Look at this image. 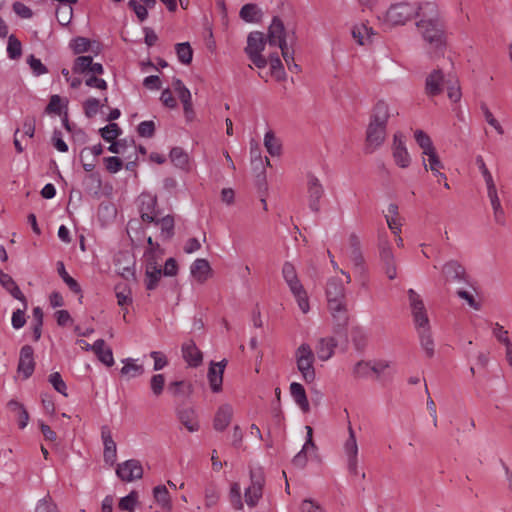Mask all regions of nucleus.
Segmentation results:
<instances>
[{
  "instance_id": "46",
  "label": "nucleus",
  "mask_w": 512,
  "mask_h": 512,
  "mask_svg": "<svg viewBox=\"0 0 512 512\" xmlns=\"http://www.w3.org/2000/svg\"><path fill=\"white\" fill-rule=\"evenodd\" d=\"M57 272H58L59 276L62 278V280L64 281V283L69 287V289L71 291H73L74 293H77V294H79L81 292L80 285L74 278H72L67 273L65 266H64L63 262H61V261H59L57 263Z\"/></svg>"
},
{
  "instance_id": "18",
  "label": "nucleus",
  "mask_w": 512,
  "mask_h": 512,
  "mask_svg": "<svg viewBox=\"0 0 512 512\" xmlns=\"http://www.w3.org/2000/svg\"><path fill=\"white\" fill-rule=\"evenodd\" d=\"M138 200L142 220L149 223L154 222L156 218V197L150 193H142Z\"/></svg>"
},
{
  "instance_id": "47",
  "label": "nucleus",
  "mask_w": 512,
  "mask_h": 512,
  "mask_svg": "<svg viewBox=\"0 0 512 512\" xmlns=\"http://www.w3.org/2000/svg\"><path fill=\"white\" fill-rule=\"evenodd\" d=\"M445 85L449 99L453 102H458L462 95L458 80L455 77L449 76L445 81Z\"/></svg>"
},
{
  "instance_id": "44",
  "label": "nucleus",
  "mask_w": 512,
  "mask_h": 512,
  "mask_svg": "<svg viewBox=\"0 0 512 512\" xmlns=\"http://www.w3.org/2000/svg\"><path fill=\"white\" fill-rule=\"evenodd\" d=\"M417 331L419 333L422 349L428 357H432L434 355V341L430 334V326H428V328L417 329Z\"/></svg>"
},
{
  "instance_id": "63",
  "label": "nucleus",
  "mask_w": 512,
  "mask_h": 512,
  "mask_svg": "<svg viewBox=\"0 0 512 512\" xmlns=\"http://www.w3.org/2000/svg\"><path fill=\"white\" fill-rule=\"evenodd\" d=\"M300 512H326L324 508L311 498L304 499L300 504Z\"/></svg>"
},
{
  "instance_id": "28",
  "label": "nucleus",
  "mask_w": 512,
  "mask_h": 512,
  "mask_svg": "<svg viewBox=\"0 0 512 512\" xmlns=\"http://www.w3.org/2000/svg\"><path fill=\"white\" fill-rule=\"evenodd\" d=\"M153 498L155 503L163 512H171L173 509L172 498L165 485H157L153 488Z\"/></svg>"
},
{
  "instance_id": "27",
  "label": "nucleus",
  "mask_w": 512,
  "mask_h": 512,
  "mask_svg": "<svg viewBox=\"0 0 512 512\" xmlns=\"http://www.w3.org/2000/svg\"><path fill=\"white\" fill-rule=\"evenodd\" d=\"M116 270L125 279L134 277L135 262L129 253H120L116 259Z\"/></svg>"
},
{
  "instance_id": "10",
  "label": "nucleus",
  "mask_w": 512,
  "mask_h": 512,
  "mask_svg": "<svg viewBox=\"0 0 512 512\" xmlns=\"http://www.w3.org/2000/svg\"><path fill=\"white\" fill-rule=\"evenodd\" d=\"M264 473L261 468L250 470V485L245 489L244 499L249 507H255L263 494Z\"/></svg>"
},
{
  "instance_id": "16",
  "label": "nucleus",
  "mask_w": 512,
  "mask_h": 512,
  "mask_svg": "<svg viewBox=\"0 0 512 512\" xmlns=\"http://www.w3.org/2000/svg\"><path fill=\"white\" fill-rule=\"evenodd\" d=\"M74 73L89 75H101L104 72L100 63H94L91 56H79L75 59L73 68Z\"/></svg>"
},
{
  "instance_id": "62",
  "label": "nucleus",
  "mask_w": 512,
  "mask_h": 512,
  "mask_svg": "<svg viewBox=\"0 0 512 512\" xmlns=\"http://www.w3.org/2000/svg\"><path fill=\"white\" fill-rule=\"evenodd\" d=\"M172 86L181 101L187 102V99L192 97L190 90L183 84L180 79H174Z\"/></svg>"
},
{
  "instance_id": "52",
  "label": "nucleus",
  "mask_w": 512,
  "mask_h": 512,
  "mask_svg": "<svg viewBox=\"0 0 512 512\" xmlns=\"http://www.w3.org/2000/svg\"><path fill=\"white\" fill-rule=\"evenodd\" d=\"M270 64L271 74L277 79L280 80L284 77V68L280 58L277 55L270 54L267 59Z\"/></svg>"
},
{
  "instance_id": "14",
  "label": "nucleus",
  "mask_w": 512,
  "mask_h": 512,
  "mask_svg": "<svg viewBox=\"0 0 512 512\" xmlns=\"http://www.w3.org/2000/svg\"><path fill=\"white\" fill-rule=\"evenodd\" d=\"M35 360L33 348L25 345L20 350L17 372L23 379H28L34 372Z\"/></svg>"
},
{
  "instance_id": "50",
  "label": "nucleus",
  "mask_w": 512,
  "mask_h": 512,
  "mask_svg": "<svg viewBox=\"0 0 512 512\" xmlns=\"http://www.w3.org/2000/svg\"><path fill=\"white\" fill-rule=\"evenodd\" d=\"M180 421L189 432H195L199 429V423L193 411L182 412L180 414Z\"/></svg>"
},
{
  "instance_id": "8",
  "label": "nucleus",
  "mask_w": 512,
  "mask_h": 512,
  "mask_svg": "<svg viewBox=\"0 0 512 512\" xmlns=\"http://www.w3.org/2000/svg\"><path fill=\"white\" fill-rule=\"evenodd\" d=\"M407 297L416 329L428 328L429 318L421 295L414 289H408Z\"/></svg>"
},
{
  "instance_id": "24",
  "label": "nucleus",
  "mask_w": 512,
  "mask_h": 512,
  "mask_svg": "<svg viewBox=\"0 0 512 512\" xmlns=\"http://www.w3.org/2000/svg\"><path fill=\"white\" fill-rule=\"evenodd\" d=\"M388 228L391 232L398 236L401 234L403 219L399 215V208L396 204L391 203L388 205L386 213L384 215Z\"/></svg>"
},
{
  "instance_id": "56",
  "label": "nucleus",
  "mask_w": 512,
  "mask_h": 512,
  "mask_svg": "<svg viewBox=\"0 0 512 512\" xmlns=\"http://www.w3.org/2000/svg\"><path fill=\"white\" fill-rule=\"evenodd\" d=\"M100 134L105 141L112 142L119 136L120 128L116 123H110L100 129Z\"/></svg>"
},
{
  "instance_id": "54",
  "label": "nucleus",
  "mask_w": 512,
  "mask_h": 512,
  "mask_svg": "<svg viewBox=\"0 0 512 512\" xmlns=\"http://www.w3.org/2000/svg\"><path fill=\"white\" fill-rule=\"evenodd\" d=\"M229 498L232 506L237 510L243 509V501L241 498V487L239 483H233L230 489Z\"/></svg>"
},
{
  "instance_id": "22",
  "label": "nucleus",
  "mask_w": 512,
  "mask_h": 512,
  "mask_svg": "<svg viewBox=\"0 0 512 512\" xmlns=\"http://www.w3.org/2000/svg\"><path fill=\"white\" fill-rule=\"evenodd\" d=\"M421 159L426 171H431L434 176L443 177L444 180H446V175L441 172V170L444 168V165L441 162L436 149L427 152V154H422Z\"/></svg>"
},
{
  "instance_id": "60",
  "label": "nucleus",
  "mask_w": 512,
  "mask_h": 512,
  "mask_svg": "<svg viewBox=\"0 0 512 512\" xmlns=\"http://www.w3.org/2000/svg\"><path fill=\"white\" fill-rule=\"evenodd\" d=\"M56 17L60 24L67 25L72 17V7L70 5H61L56 10Z\"/></svg>"
},
{
  "instance_id": "3",
  "label": "nucleus",
  "mask_w": 512,
  "mask_h": 512,
  "mask_svg": "<svg viewBox=\"0 0 512 512\" xmlns=\"http://www.w3.org/2000/svg\"><path fill=\"white\" fill-rule=\"evenodd\" d=\"M282 276L300 311L303 314L309 313L311 309L309 296L297 275L294 265L290 262H285L282 267Z\"/></svg>"
},
{
  "instance_id": "4",
  "label": "nucleus",
  "mask_w": 512,
  "mask_h": 512,
  "mask_svg": "<svg viewBox=\"0 0 512 512\" xmlns=\"http://www.w3.org/2000/svg\"><path fill=\"white\" fill-rule=\"evenodd\" d=\"M421 12L422 5L399 2L389 7L383 16V21L389 26L403 25L414 16H420Z\"/></svg>"
},
{
  "instance_id": "33",
  "label": "nucleus",
  "mask_w": 512,
  "mask_h": 512,
  "mask_svg": "<svg viewBox=\"0 0 512 512\" xmlns=\"http://www.w3.org/2000/svg\"><path fill=\"white\" fill-rule=\"evenodd\" d=\"M290 394L294 399L295 403L299 406V408L303 412H308L310 410L309 401L307 399V395L305 389L302 384L298 382H293L290 384Z\"/></svg>"
},
{
  "instance_id": "5",
  "label": "nucleus",
  "mask_w": 512,
  "mask_h": 512,
  "mask_svg": "<svg viewBox=\"0 0 512 512\" xmlns=\"http://www.w3.org/2000/svg\"><path fill=\"white\" fill-rule=\"evenodd\" d=\"M297 369L306 383H312L316 378L314 368L315 355L307 343H302L295 351Z\"/></svg>"
},
{
  "instance_id": "17",
  "label": "nucleus",
  "mask_w": 512,
  "mask_h": 512,
  "mask_svg": "<svg viewBox=\"0 0 512 512\" xmlns=\"http://www.w3.org/2000/svg\"><path fill=\"white\" fill-rule=\"evenodd\" d=\"M267 40L271 46H285L286 31L283 22L278 17H274L268 28Z\"/></svg>"
},
{
  "instance_id": "41",
  "label": "nucleus",
  "mask_w": 512,
  "mask_h": 512,
  "mask_svg": "<svg viewBox=\"0 0 512 512\" xmlns=\"http://www.w3.org/2000/svg\"><path fill=\"white\" fill-rule=\"evenodd\" d=\"M108 102V97L104 95L103 99L95 98V97H89L86 99V101L83 103V108L85 115L89 118L95 116L99 108L106 105Z\"/></svg>"
},
{
  "instance_id": "64",
  "label": "nucleus",
  "mask_w": 512,
  "mask_h": 512,
  "mask_svg": "<svg viewBox=\"0 0 512 512\" xmlns=\"http://www.w3.org/2000/svg\"><path fill=\"white\" fill-rule=\"evenodd\" d=\"M27 63L32 69L35 76H40L47 73V68L45 67V65L41 62L40 59L34 57L33 55H30L27 58Z\"/></svg>"
},
{
  "instance_id": "11",
  "label": "nucleus",
  "mask_w": 512,
  "mask_h": 512,
  "mask_svg": "<svg viewBox=\"0 0 512 512\" xmlns=\"http://www.w3.org/2000/svg\"><path fill=\"white\" fill-rule=\"evenodd\" d=\"M116 475L125 482H132L143 477V467L136 459L126 460L118 464Z\"/></svg>"
},
{
  "instance_id": "7",
  "label": "nucleus",
  "mask_w": 512,
  "mask_h": 512,
  "mask_svg": "<svg viewBox=\"0 0 512 512\" xmlns=\"http://www.w3.org/2000/svg\"><path fill=\"white\" fill-rule=\"evenodd\" d=\"M378 249L386 276L390 280L395 279L397 277L395 256L386 232H379L378 234Z\"/></svg>"
},
{
  "instance_id": "51",
  "label": "nucleus",
  "mask_w": 512,
  "mask_h": 512,
  "mask_svg": "<svg viewBox=\"0 0 512 512\" xmlns=\"http://www.w3.org/2000/svg\"><path fill=\"white\" fill-rule=\"evenodd\" d=\"M357 378H367L372 373V361H358L352 369Z\"/></svg>"
},
{
  "instance_id": "31",
  "label": "nucleus",
  "mask_w": 512,
  "mask_h": 512,
  "mask_svg": "<svg viewBox=\"0 0 512 512\" xmlns=\"http://www.w3.org/2000/svg\"><path fill=\"white\" fill-rule=\"evenodd\" d=\"M352 37L359 45H368L372 42L374 31L365 23L356 24L352 28Z\"/></svg>"
},
{
  "instance_id": "55",
  "label": "nucleus",
  "mask_w": 512,
  "mask_h": 512,
  "mask_svg": "<svg viewBox=\"0 0 512 512\" xmlns=\"http://www.w3.org/2000/svg\"><path fill=\"white\" fill-rule=\"evenodd\" d=\"M137 502L138 494L132 491L130 494L120 499L118 506L123 511L133 512Z\"/></svg>"
},
{
  "instance_id": "19",
  "label": "nucleus",
  "mask_w": 512,
  "mask_h": 512,
  "mask_svg": "<svg viewBox=\"0 0 512 512\" xmlns=\"http://www.w3.org/2000/svg\"><path fill=\"white\" fill-rule=\"evenodd\" d=\"M212 268L208 260L196 259L190 266V274L195 282L204 284L212 276Z\"/></svg>"
},
{
  "instance_id": "12",
  "label": "nucleus",
  "mask_w": 512,
  "mask_h": 512,
  "mask_svg": "<svg viewBox=\"0 0 512 512\" xmlns=\"http://www.w3.org/2000/svg\"><path fill=\"white\" fill-rule=\"evenodd\" d=\"M387 137V129L368 123L366 129L365 150L367 153H373L378 150Z\"/></svg>"
},
{
  "instance_id": "38",
  "label": "nucleus",
  "mask_w": 512,
  "mask_h": 512,
  "mask_svg": "<svg viewBox=\"0 0 512 512\" xmlns=\"http://www.w3.org/2000/svg\"><path fill=\"white\" fill-rule=\"evenodd\" d=\"M155 225L160 229V237L163 240H168L174 233V219L171 216H165L161 219L154 220Z\"/></svg>"
},
{
  "instance_id": "23",
  "label": "nucleus",
  "mask_w": 512,
  "mask_h": 512,
  "mask_svg": "<svg viewBox=\"0 0 512 512\" xmlns=\"http://www.w3.org/2000/svg\"><path fill=\"white\" fill-rule=\"evenodd\" d=\"M444 75L441 70H433L426 78L425 90L427 95L436 96L439 95L445 84Z\"/></svg>"
},
{
  "instance_id": "6",
  "label": "nucleus",
  "mask_w": 512,
  "mask_h": 512,
  "mask_svg": "<svg viewBox=\"0 0 512 512\" xmlns=\"http://www.w3.org/2000/svg\"><path fill=\"white\" fill-rule=\"evenodd\" d=\"M266 46V39L262 32L254 31L248 35L245 52L250 61L259 69L267 66V58L262 54Z\"/></svg>"
},
{
  "instance_id": "30",
  "label": "nucleus",
  "mask_w": 512,
  "mask_h": 512,
  "mask_svg": "<svg viewBox=\"0 0 512 512\" xmlns=\"http://www.w3.org/2000/svg\"><path fill=\"white\" fill-rule=\"evenodd\" d=\"M162 276V269L157 262H150L145 267V285L148 290H154Z\"/></svg>"
},
{
  "instance_id": "2",
  "label": "nucleus",
  "mask_w": 512,
  "mask_h": 512,
  "mask_svg": "<svg viewBox=\"0 0 512 512\" xmlns=\"http://www.w3.org/2000/svg\"><path fill=\"white\" fill-rule=\"evenodd\" d=\"M328 310L337 325L344 326L348 321L346 291L343 282L335 277L326 285Z\"/></svg>"
},
{
  "instance_id": "57",
  "label": "nucleus",
  "mask_w": 512,
  "mask_h": 512,
  "mask_svg": "<svg viewBox=\"0 0 512 512\" xmlns=\"http://www.w3.org/2000/svg\"><path fill=\"white\" fill-rule=\"evenodd\" d=\"M22 48L20 41L14 36H9L7 53L11 59H17L21 56Z\"/></svg>"
},
{
  "instance_id": "13",
  "label": "nucleus",
  "mask_w": 512,
  "mask_h": 512,
  "mask_svg": "<svg viewBox=\"0 0 512 512\" xmlns=\"http://www.w3.org/2000/svg\"><path fill=\"white\" fill-rule=\"evenodd\" d=\"M308 205L313 212L320 210V200L324 194V188L320 180L314 176L309 175L307 181Z\"/></svg>"
},
{
  "instance_id": "43",
  "label": "nucleus",
  "mask_w": 512,
  "mask_h": 512,
  "mask_svg": "<svg viewBox=\"0 0 512 512\" xmlns=\"http://www.w3.org/2000/svg\"><path fill=\"white\" fill-rule=\"evenodd\" d=\"M239 15L245 22L254 23L260 18L261 10L256 4L249 3L241 8Z\"/></svg>"
},
{
  "instance_id": "15",
  "label": "nucleus",
  "mask_w": 512,
  "mask_h": 512,
  "mask_svg": "<svg viewBox=\"0 0 512 512\" xmlns=\"http://www.w3.org/2000/svg\"><path fill=\"white\" fill-rule=\"evenodd\" d=\"M392 115L390 105L383 100H379L371 111L369 123L387 129L388 121Z\"/></svg>"
},
{
  "instance_id": "58",
  "label": "nucleus",
  "mask_w": 512,
  "mask_h": 512,
  "mask_svg": "<svg viewBox=\"0 0 512 512\" xmlns=\"http://www.w3.org/2000/svg\"><path fill=\"white\" fill-rule=\"evenodd\" d=\"M35 512H60L57 505L49 497L40 499L36 505Z\"/></svg>"
},
{
  "instance_id": "59",
  "label": "nucleus",
  "mask_w": 512,
  "mask_h": 512,
  "mask_svg": "<svg viewBox=\"0 0 512 512\" xmlns=\"http://www.w3.org/2000/svg\"><path fill=\"white\" fill-rule=\"evenodd\" d=\"M49 382L51 383V385L57 392L61 393L64 396H67V392H66L67 387H66V384L63 381L60 373L54 372V373L50 374Z\"/></svg>"
},
{
  "instance_id": "48",
  "label": "nucleus",
  "mask_w": 512,
  "mask_h": 512,
  "mask_svg": "<svg viewBox=\"0 0 512 512\" xmlns=\"http://www.w3.org/2000/svg\"><path fill=\"white\" fill-rule=\"evenodd\" d=\"M170 160L171 162L179 167V168H186L187 165H188V161H189V158H188V155L186 152H184V150L182 148H179V147H175L173 148L171 151H170Z\"/></svg>"
},
{
  "instance_id": "1",
  "label": "nucleus",
  "mask_w": 512,
  "mask_h": 512,
  "mask_svg": "<svg viewBox=\"0 0 512 512\" xmlns=\"http://www.w3.org/2000/svg\"><path fill=\"white\" fill-rule=\"evenodd\" d=\"M416 26L424 39L433 49L443 50L446 46L445 22L434 3L422 4L420 20Z\"/></svg>"
},
{
  "instance_id": "39",
  "label": "nucleus",
  "mask_w": 512,
  "mask_h": 512,
  "mask_svg": "<svg viewBox=\"0 0 512 512\" xmlns=\"http://www.w3.org/2000/svg\"><path fill=\"white\" fill-rule=\"evenodd\" d=\"M0 284L6 289L15 299L24 300V295L21 292L18 285L15 283L13 278L4 273L0 272Z\"/></svg>"
},
{
  "instance_id": "29",
  "label": "nucleus",
  "mask_w": 512,
  "mask_h": 512,
  "mask_svg": "<svg viewBox=\"0 0 512 512\" xmlns=\"http://www.w3.org/2000/svg\"><path fill=\"white\" fill-rule=\"evenodd\" d=\"M102 440L104 445V461L109 465H114L117 459L116 443L112 439L111 433L107 429L102 430Z\"/></svg>"
},
{
  "instance_id": "61",
  "label": "nucleus",
  "mask_w": 512,
  "mask_h": 512,
  "mask_svg": "<svg viewBox=\"0 0 512 512\" xmlns=\"http://www.w3.org/2000/svg\"><path fill=\"white\" fill-rule=\"evenodd\" d=\"M85 85L87 87H90V88H95L97 90H100V91H106L107 90V82L102 79V78H99L97 77V75H89L87 76V78L85 79Z\"/></svg>"
},
{
  "instance_id": "26",
  "label": "nucleus",
  "mask_w": 512,
  "mask_h": 512,
  "mask_svg": "<svg viewBox=\"0 0 512 512\" xmlns=\"http://www.w3.org/2000/svg\"><path fill=\"white\" fill-rule=\"evenodd\" d=\"M102 151L101 144H97L92 147H85L81 150L80 159L85 171H93L95 168L96 158L101 155Z\"/></svg>"
},
{
  "instance_id": "42",
  "label": "nucleus",
  "mask_w": 512,
  "mask_h": 512,
  "mask_svg": "<svg viewBox=\"0 0 512 512\" xmlns=\"http://www.w3.org/2000/svg\"><path fill=\"white\" fill-rule=\"evenodd\" d=\"M442 273L449 281L458 280L463 277L464 269L458 262L449 261L443 266Z\"/></svg>"
},
{
  "instance_id": "36",
  "label": "nucleus",
  "mask_w": 512,
  "mask_h": 512,
  "mask_svg": "<svg viewBox=\"0 0 512 512\" xmlns=\"http://www.w3.org/2000/svg\"><path fill=\"white\" fill-rule=\"evenodd\" d=\"M347 431H348V437L344 442L343 450H344V453H345V456L347 459L356 458V457H358L359 448H358L355 431L352 428L350 423L348 425Z\"/></svg>"
},
{
  "instance_id": "49",
  "label": "nucleus",
  "mask_w": 512,
  "mask_h": 512,
  "mask_svg": "<svg viewBox=\"0 0 512 512\" xmlns=\"http://www.w3.org/2000/svg\"><path fill=\"white\" fill-rule=\"evenodd\" d=\"M176 53L181 63L189 64L192 61L193 51L188 42L177 44Z\"/></svg>"
},
{
  "instance_id": "21",
  "label": "nucleus",
  "mask_w": 512,
  "mask_h": 512,
  "mask_svg": "<svg viewBox=\"0 0 512 512\" xmlns=\"http://www.w3.org/2000/svg\"><path fill=\"white\" fill-rule=\"evenodd\" d=\"M233 414L234 409L231 404L224 403L219 406L213 421L214 429L217 431L225 430L229 426Z\"/></svg>"
},
{
  "instance_id": "37",
  "label": "nucleus",
  "mask_w": 512,
  "mask_h": 512,
  "mask_svg": "<svg viewBox=\"0 0 512 512\" xmlns=\"http://www.w3.org/2000/svg\"><path fill=\"white\" fill-rule=\"evenodd\" d=\"M395 372V363L388 359H376L372 360V373L375 374L376 378H380L386 374H392Z\"/></svg>"
},
{
  "instance_id": "9",
  "label": "nucleus",
  "mask_w": 512,
  "mask_h": 512,
  "mask_svg": "<svg viewBox=\"0 0 512 512\" xmlns=\"http://www.w3.org/2000/svg\"><path fill=\"white\" fill-rule=\"evenodd\" d=\"M391 155L396 166L407 169L412 163V156L406 145V138L400 131L394 133L391 142Z\"/></svg>"
},
{
  "instance_id": "40",
  "label": "nucleus",
  "mask_w": 512,
  "mask_h": 512,
  "mask_svg": "<svg viewBox=\"0 0 512 512\" xmlns=\"http://www.w3.org/2000/svg\"><path fill=\"white\" fill-rule=\"evenodd\" d=\"M414 140L421 149V155L436 149L430 136L421 129L414 131Z\"/></svg>"
},
{
  "instance_id": "53",
  "label": "nucleus",
  "mask_w": 512,
  "mask_h": 512,
  "mask_svg": "<svg viewBox=\"0 0 512 512\" xmlns=\"http://www.w3.org/2000/svg\"><path fill=\"white\" fill-rule=\"evenodd\" d=\"M150 389L154 397H159L164 390L165 377L163 374H154L150 379Z\"/></svg>"
},
{
  "instance_id": "45",
  "label": "nucleus",
  "mask_w": 512,
  "mask_h": 512,
  "mask_svg": "<svg viewBox=\"0 0 512 512\" xmlns=\"http://www.w3.org/2000/svg\"><path fill=\"white\" fill-rule=\"evenodd\" d=\"M264 146L271 156H279L281 154V142L272 131L265 133Z\"/></svg>"
},
{
  "instance_id": "32",
  "label": "nucleus",
  "mask_w": 512,
  "mask_h": 512,
  "mask_svg": "<svg viewBox=\"0 0 512 512\" xmlns=\"http://www.w3.org/2000/svg\"><path fill=\"white\" fill-rule=\"evenodd\" d=\"M92 351L97 355L98 359L110 367L114 364V357L110 347L105 344V341L98 339L92 344Z\"/></svg>"
},
{
  "instance_id": "35",
  "label": "nucleus",
  "mask_w": 512,
  "mask_h": 512,
  "mask_svg": "<svg viewBox=\"0 0 512 512\" xmlns=\"http://www.w3.org/2000/svg\"><path fill=\"white\" fill-rule=\"evenodd\" d=\"M124 364L120 370V373L126 379H132L141 376L144 373V367L141 364L136 363L133 358H125L122 360Z\"/></svg>"
},
{
  "instance_id": "20",
  "label": "nucleus",
  "mask_w": 512,
  "mask_h": 512,
  "mask_svg": "<svg viewBox=\"0 0 512 512\" xmlns=\"http://www.w3.org/2000/svg\"><path fill=\"white\" fill-rule=\"evenodd\" d=\"M226 367V361L212 362L208 370V380L213 392L218 393L222 389L223 374Z\"/></svg>"
},
{
  "instance_id": "25",
  "label": "nucleus",
  "mask_w": 512,
  "mask_h": 512,
  "mask_svg": "<svg viewBox=\"0 0 512 512\" xmlns=\"http://www.w3.org/2000/svg\"><path fill=\"white\" fill-rule=\"evenodd\" d=\"M336 347L337 341L334 337L320 338L315 346V351L318 359L321 361L329 360L334 355Z\"/></svg>"
},
{
  "instance_id": "34",
  "label": "nucleus",
  "mask_w": 512,
  "mask_h": 512,
  "mask_svg": "<svg viewBox=\"0 0 512 512\" xmlns=\"http://www.w3.org/2000/svg\"><path fill=\"white\" fill-rule=\"evenodd\" d=\"M183 357L190 366H198L202 362V353L193 341H188L182 346Z\"/></svg>"
}]
</instances>
